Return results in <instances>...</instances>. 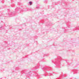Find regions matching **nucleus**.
I'll use <instances>...</instances> for the list:
<instances>
[{
	"mask_svg": "<svg viewBox=\"0 0 79 79\" xmlns=\"http://www.w3.org/2000/svg\"><path fill=\"white\" fill-rule=\"evenodd\" d=\"M60 60H58L55 63V64L56 66H60Z\"/></svg>",
	"mask_w": 79,
	"mask_h": 79,
	"instance_id": "obj_1",
	"label": "nucleus"
},
{
	"mask_svg": "<svg viewBox=\"0 0 79 79\" xmlns=\"http://www.w3.org/2000/svg\"><path fill=\"white\" fill-rule=\"evenodd\" d=\"M29 4H30V5H31L32 4V2L30 1L29 2Z\"/></svg>",
	"mask_w": 79,
	"mask_h": 79,
	"instance_id": "obj_2",
	"label": "nucleus"
},
{
	"mask_svg": "<svg viewBox=\"0 0 79 79\" xmlns=\"http://www.w3.org/2000/svg\"><path fill=\"white\" fill-rule=\"evenodd\" d=\"M39 6H37L36 7V8H37V9H39Z\"/></svg>",
	"mask_w": 79,
	"mask_h": 79,
	"instance_id": "obj_3",
	"label": "nucleus"
},
{
	"mask_svg": "<svg viewBox=\"0 0 79 79\" xmlns=\"http://www.w3.org/2000/svg\"><path fill=\"white\" fill-rule=\"evenodd\" d=\"M45 1L46 2H47V0H45Z\"/></svg>",
	"mask_w": 79,
	"mask_h": 79,
	"instance_id": "obj_4",
	"label": "nucleus"
},
{
	"mask_svg": "<svg viewBox=\"0 0 79 79\" xmlns=\"http://www.w3.org/2000/svg\"><path fill=\"white\" fill-rule=\"evenodd\" d=\"M2 28V27H0V29H1Z\"/></svg>",
	"mask_w": 79,
	"mask_h": 79,
	"instance_id": "obj_5",
	"label": "nucleus"
},
{
	"mask_svg": "<svg viewBox=\"0 0 79 79\" xmlns=\"http://www.w3.org/2000/svg\"><path fill=\"white\" fill-rule=\"evenodd\" d=\"M60 60H61V59H60Z\"/></svg>",
	"mask_w": 79,
	"mask_h": 79,
	"instance_id": "obj_6",
	"label": "nucleus"
}]
</instances>
